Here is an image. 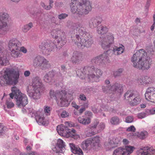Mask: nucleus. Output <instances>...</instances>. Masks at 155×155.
<instances>
[{
    "label": "nucleus",
    "instance_id": "f3484780",
    "mask_svg": "<svg viewBox=\"0 0 155 155\" xmlns=\"http://www.w3.org/2000/svg\"><path fill=\"white\" fill-rule=\"evenodd\" d=\"M29 112V114L31 115V117L35 116L36 121L39 124L45 125L48 123V120L45 119L43 115L41 114L38 115L35 111L31 109Z\"/></svg>",
    "mask_w": 155,
    "mask_h": 155
},
{
    "label": "nucleus",
    "instance_id": "680f3d73",
    "mask_svg": "<svg viewBox=\"0 0 155 155\" xmlns=\"http://www.w3.org/2000/svg\"><path fill=\"white\" fill-rule=\"evenodd\" d=\"M113 141L115 144H118L121 141V139L120 137H115L113 138Z\"/></svg>",
    "mask_w": 155,
    "mask_h": 155
},
{
    "label": "nucleus",
    "instance_id": "6e6552de",
    "mask_svg": "<svg viewBox=\"0 0 155 155\" xmlns=\"http://www.w3.org/2000/svg\"><path fill=\"white\" fill-rule=\"evenodd\" d=\"M12 91L15 94L16 104L18 106L24 107L28 104V98L25 94H22L18 88H13Z\"/></svg>",
    "mask_w": 155,
    "mask_h": 155
},
{
    "label": "nucleus",
    "instance_id": "8fccbe9b",
    "mask_svg": "<svg viewBox=\"0 0 155 155\" xmlns=\"http://www.w3.org/2000/svg\"><path fill=\"white\" fill-rule=\"evenodd\" d=\"M147 116L146 112H142L138 114L137 117L139 118L142 119Z\"/></svg>",
    "mask_w": 155,
    "mask_h": 155
},
{
    "label": "nucleus",
    "instance_id": "ea45409f",
    "mask_svg": "<svg viewBox=\"0 0 155 155\" xmlns=\"http://www.w3.org/2000/svg\"><path fill=\"white\" fill-rule=\"evenodd\" d=\"M33 27V24L30 22L28 24L24 26L22 28V30L24 32H26L29 30Z\"/></svg>",
    "mask_w": 155,
    "mask_h": 155
},
{
    "label": "nucleus",
    "instance_id": "cd10ccee",
    "mask_svg": "<svg viewBox=\"0 0 155 155\" xmlns=\"http://www.w3.org/2000/svg\"><path fill=\"white\" fill-rule=\"evenodd\" d=\"M74 27V29L78 30L79 35L82 36L83 37L86 36L87 34H89L86 32L85 28L82 26L81 24L80 23H78L76 24H74L73 25Z\"/></svg>",
    "mask_w": 155,
    "mask_h": 155
},
{
    "label": "nucleus",
    "instance_id": "5701e85b",
    "mask_svg": "<svg viewBox=\"0 0 155 155\" xmlns=\"http://www.w3.org/2000/svg\"><path fill=\"white\" fill-rule=\"evenodd\" d=\"M83 59V55L81 53L76 51L73 52L71 58V62L73 64H78Z\"/></svg>",
    "mask_w": 155,
    "mask_h": 155
},
{
    "label": "nucleus",
    "instance_id": "f8f14e48",
    "mask_svg": "<svg viewBox=\"0 0 155 155\" xmlns=\"http://www.w3.org/2000/svg\"><path fill=\"white\" fill-rule=\"evenodd\" d=\"M104 52L102 54L93 58L91 62L94 65H102L110 62L109 55L107 52Z\"/></svg>",
    "mask_w": 155,
    "mask_h": 155
},
{
    "label": "nucleus",
    "instance_id": "4468645a",
    "mask_svg": "<svg viewBox=\"0 0 155 155\" xmlns=\"http://www.w3.org/2000/svg\"><path fill=\"white\" fill-rule=\"evenodd\" d=\"M147 56V53L143 49H140L134 54L131 58V61L133 63V66L136 68L135 66L139 64V62L144 59V57Z\"/></svg>",
    "mask_w": 155,
    "mask_h": 155
},
{
    "label": "nucleus",
    "instance_id": "dca6fc26",
    "mask_svg": "<svg viewBox=\"0 0 155 155\" xmlns=\"http://www.w3.org/2000/svg\"><path fill=\"white\" fill-rule=\"evenodd\" d=\"M26 88L28 89H34L44 91L45 89L44 86L42 83L41 80L38 77H36L33 79L32 85L28 86Z\"/></svg>",
    "mask_w": 155,
    "mask_h": 155
},
{
    "label": "nucleus",
    "instance_id": "39448f33",
    "mask_svg": "<svg viewBox=\"0 0 155 155\" xmlns=\"http://www.w3.org/2000/svg\"><path fill=\"white\" fill-rule=\"evenodd\" d=\"M51 98L54 99L56 101L61 100V107L67 106L69 104L68 99V94L65 90H51L49 92Z\"/></svg>",
    "mask_w": 155,
    "mask_h": 155
},
{
    "label": "nucleus",
    "instance_id": "a878e982",
    "mask_svg": "<svg viewBox=\"0 0 155 155\" xmlns=\"http://www.w3.org/2000/svg\"><path fill=\"white\" fill-rule=\"evenodd\" d=\"M21 45V42L16 38L11 39L8 43V46L10 49L19 50Z\"/></svg>",
    "mask_w": 155,
    "mask_h": 155
},
{
    "label": "nucleus",
    "instance_id": "f257e3e1",
    "mask_svg": "<svg viewBox=\"0 0 155 155\" xmlns=\"http://www.w3.org/2000/svg\"><path fill=\"white\" fill-rule=\"evenodd\" d=\"M100 69L93 66H86L77 71V75L81 79L86 78L88 81L98 82V79L102 74Z\"/></svg>",
    "mask_w": 155,
    "mask_h": 155
},
{
    "label": "nucleus",
    "instance_id": "72a5a7b5",
    "mask_svg": "<svg viewBox=\"0 0 155 155\" xmlns=\"http://www.w3.org/2000/svg\"><path fill=\"white\" fill-rule=\"evenodd\" d=\"M91 141V143L92 148L94 149H96L100 146L99 143V137H95L90 138Z\"/></svg>",
    "mask_w": 155,
    "mask_h": 155
},
{
    "label": "nucleus",
    "instance_id": "4c0bfd02",
    "mask_svg": "<svg viewBox=\"0 0 155 155\" xmlns=\"http://www.w3.org/2000/svg\"><path fill=\"white\" fill-rule=\"evenodd\" d=\"M110 122L112 125H117L120 122V121L118 117L114 116L111 118Z\"/></svg>",
    "mask_w": 155,
    "mask_h": 155
},
{
    "label": "nucleus",
    "instance_id": "ddd939ff",
    "mask_svg": "<svg viewBox=\"0 0 155 155\" xmlns=\"http://www.w3.org/2000/svg\"><path fill=\"white\" fill-rule=\"evenodd\" d=\"M135 149L134 147L131 146L120 147L114 150L113 155H130Z\"/></svg>",
    "mask_w": 155,
    "mask_h": 155
},
{
    "label": "nucleus",
    "instance_id": "bf43d9fd",
    "mask_svg": "<svg viewBox=\"0 0 155 155\" xmlns=\"http://www.w3.org/2000/svg\"><path fill=\"white\" fill-rule=\"evenodd\" d=\"M144 84H147L150 83L151 82V79L148 76L144 77Z\"/></svg>",
    "mask_w": 155,
    "mask_h": 155
},
{
    "label": "nucleus",
    "instance_id": "412c9836",
    "mask_svg": "<svg viewBox=\"0 0 155 155\" xmlns=\"http://www.w3.org/2000/svg\"><path fill=\"white\" fill-rule=\"evenodd\" d=\"M144 59L139 62V64L136 66V68L142 70H147L150 68L151 60L150 58L147 57H144Z\"/></svg>",
    "mask_w": 155,
    "mask_h": 155
},
{
    "label": "nucleus",
    "instance_id": "09e8293b",
    "mask_svg": "<svg viewBox=\"0 0 155 155\" xmlns=\"http://www.w3.org/2000/svg\"><path fill=\"white\" fill-rule=\"evenodd\" d=\"M146 112L147 113V115L154 114H155V107H153L152 109L147 110Z\"/></svg>",
    "mask_w": 155,
    "mask_h": 155
},
{
    "label": "nucleus",
    "instance_id": "13d9d810",
    "mask_svg": "<svg viewBox=\"0 0 155 155\" xmlns=\"http://www.w3.org/2000/svg\"><path fill=\"white\" fill-rule=\"evenodd\" d=\"M92 90V88L89 87H85L84 88V92L87 94L90 93Z\"/></svg>",
    "mask_w": 155,
    "mask_h": 155
},
{
    "label": "nucleus",
    "instance_id": "7c9ffc66",
    "mask_svg": "<svg viewBox=\"0 0 155 155\" xmlns=\"http://www.w3.org/2000/svg\"><path fill=\"white\" fill-rule=\"evenodd\" d=\"M55 74V72L53 71H51L46 74L44 77V81L47 83L51 82L53 79Z\"/></svg>",
    "mask_w": 155,
    "mask_h": 155
},
{
    "label": "nucleus",
    "instance_id": "e2e57ef3",
    "mask_svg": "<svg viewBox=\"0 0 155 155\" xmlns=\"http://www.w3.org/2000/svg\"><path fill=\"white\" fill-rule=\"evenodd\" d=\"M144 77H141L140 78H138L137 81L138 83L139 84H144Z\"/></svg>",
    "mask_w": 155,
    "mask_h": 155
},
{
    "label": "nucleus",
    "instance_id": "5fc2aeb1",
    "mask_svg": "<svg viewBox=\"0 0 155 155\" xmlns=\"http://www.w3.org/2000/svg\"><path fill=\"white\" fill-rule=\"evenodd\" d=\"M68 16V14L65 13H61L58 16V18L60 20H62Z\"/></svg>",
    "mask_w": 155,
    "mask_h": 155
},
{
    "label": "nucleus",
    "instance_id": "4be33fe9",
    "mask_svg": "<svg viewBox=\"0 0 155 155\" xmlns=\"http://www.w3.org/2000/svg\"><path fill=\"white\" fill-rule=\"evenodd\" d=\"M137 155H155V149L152 147H145L137 151Z\"/></svg>",
    "mask_w": 155,
    "mask_h": 155
},
{
    "label": "nucleus",
    "instance_id": "2f4dec72",
    "mask_svg": "<svg viewBox=\"0 0 155 155\" xmlns=\"http://www.w3.org/2000/svg\"><path fill=\"white\" fill-rule=\"evenodd\" d=\"M76 130L73 129L68 128L64 137H71L74 139H77L79 136L76 134Z\"/></svg>",
    "mask_w": 155,
    "mask_h": 155
},
{
    "label": "nucleus",
    "instance_id": "0eeeda50",
    "mask_svg": "<svg viewBox=\"0 0 155 155\" xmlns=\"http://www.w3.org/2000/svg\"><path fill=\"white\" fill-rule=\"evenodd\" d=\"M124 97L125 99L129 101L131 100L130 104L132 106H136L140 103V96L138 94L136 93L134 91H127L124 94Z\"/></svg>",
    "mask_w": 155,
    "mask_h": 155
},
{
    "label": "nucleus",
    "instance_id": "2eb2a0df",
    "mask_svg": "<svg viewBox=\"0 0 155 155\" xmlns=\"http://www.w3.org/2000/svg\"><path fill=\"white\" fill-rule=\"evenodd\" d=\"M55 48H56L57 47L54 43H48L46 41L42 42L39 45L41 51L44 54L46 55L49 54Z\"/></svg>",
    "mask_w": 155,
    "mask_h": 155
},
{
    "label": "nucleus",
    "instance_id": "37998d69",
    "mask_svg": "<svg viewBox=\"0 0 155 155\" xmlns=\"http://www.w3.org/2000/svg\"><path fill=\"white\" fill-rule=\"evenodd\" d=\"M81 106L82 107L79 110V112L80 114H82L84 111L86 109L89 107L88 101L84 103L83 104H81Z\"/></svg>",
    "mask_w": 155,
    "mask_h": 155
},
{
    "label": "nucleus",
    "instance_id": "c9c22d12",
    "mask_svg": "<svg viewBox=\"0 0 155 155\" xmlns=\"http://www.w3.org/2000/svg\"><path fill=\"white\" fill-rule=\"evenodd\" d=\"M51 67V65L49 63V61L45 58L41 64V66L40 67L42 69L45 70Z\"/></svg>",
    "mask_w": 155,
    "mask_h": 155
},
{
    "label": "nucleus",
    "instance_id": "58836bf2",
    "mask_svg": "<svg viewBox=\"0 0 155 155\" xmlns=\"http://www.w3.org/2000/svg\"><path fill=\"white\" fill-rule=\"evenodd\" d=\"M87 99V97L84 94H81L79 95L78 100L80 104H83L84 103L88 101Z\"/></svg>",
    "mask_w": 155,
    "mask_h": 155
},
{
    "label": "nucleus",
    "instance_id": "a211bd4d",
    "mask_svg": "<svg viewBox=\"0 0 155 155\" xmlns=\"http://www.w3.org/2000/svg\"><path fill=\"white\" fill-rule=\"evenodd\" d=\"M3 42L0 40V46H2ZM3 47L0 48V66H5L9 64V61L7 58V51L4 50Z\"/></svg>",
    "mask_w": 155,
    "mask_h": 155
},
{
    "label": "nucleus",
    "instance_id": "6e6d98bb",
    "mask_svg": "<svg viewBox=\"0 0 155 155\" xmlns=\"http://www.w3.org/2000/svg\"><path fill=\"white\" fill-rule=\"evenodd\" d=\"M90 131H87L85 130V133L86 136L88 137H91L95 134V132L94 131L90 132Z\"/></svg>",
    "mask_w": 155,
    "mask_h": 155
},
{
    "label": "nucleus",
    "instance_id": "7ed1b4c3",
    "mask_svg": "<svg viewBox=\"0 0 155 155\" xmlns=\"http://www.w3.org/2000/svg\"><path fill=\"white\" fill-rule=\"evenodd\" d=\"M114 38L111 33H108L105 37H100L99 39V44L102 48L105 49H109L113 51V53L116 55H119L123 53L124 47H118L113 46Z\"/></svg>",
    "mask_w": 155,
    "mask_h": 155
},
{
    "label": "nucleus",
    "instance_id": "b1692460",
    "mask_svg": "<svg viewBox=\"0 0 155 155\" xmlns=\"http://www.w3.org/2000/svg\"><path fill=\"white\" fill-rule=\"evenodd\" d=\"M145 97L146 100L152 102H155V88L150 87L147 89Z\"/></svg>",
    "mask_w": 155,
    "mask_h": 155
},
{
    "label": "nucleus",
    "instance_id": "c756f323",
    "mask_svg": "<svg viewBox=\"0 0 155 155\" xmlns=\"http://www.w3.org/2000/svg\"><path fill=\"white\" fill-rule=\"evenodd\" d=\"M72 152L75 154L79 155H83L82 150L78 146H76L73 143L69 144Z\"/></svg>",
    "mask_w": 155,
    "mask_h": 155
},
{
    "label": "nucleus",
    "instance_id": "052dcab7",
    "mask_svg": "<svg viewBox=\"0 0 155 155\" xmlns=\"http://www.w3.org/2000/svg\"><path fill=\"white\" fill-rule=\"evenodd\" d=\"M6 104L8 108H11L13 107L14 106V104L13 102L8 101H6Z\"/></svg>",
    "mask_w": 155,
    "mask_h": 155
},
{
    "label": "nucleus",
    "instance_id": "9d476101",
    "mask_svg": "<svg viewBox=\"0 0 155 155\" xmlns=\"http://www.w3.org/2000/svg\"><path fill=\"white\" fill-rule=\"evenodd\" d=\"M102 87L103 92L108 94L121 93L123 91L122 86L117 83H114L112 85L103 86Z\"/></svg>",
    "mask_w": 155,
    "mask_h": 155
},
{
    "label": "nucleus",
    "instance_id": "f03ea898",
    "mask_svg": "<svg viewBox=\"0 0 155 155\" xmlns=\"http://www.w3.org/2000/svg\"><path fill=\"white\" fill-rule=\"evenodd\" d=\"M71 11L73 14L77 13L78 16L87 15L92 9L91 3L89 0H71Z\"/></svg>",
    "mask_w": 155,
    "mask_h": 155
},
{
    "label": "nucleus",
    "instance_id": "20e7f679",
    "mask_svg": "<svg viewBox=\"0 0 155 155\" xmlns=\"http://www.w3.org/2000/svg\"><path fill=\"white\" fill-rule=\"evenodd\" d=\"M19 76L18 69L13 68L7 69L3 75L0 76V84L3 85L6 83L8 85H15L18 82Z\"/></svg>",
    "mask_w": 155,
    "mask_h": 155
},
{
    "label": "nucleus",
    "instance_id": "393cba45",
    "mask_svg": "<svg viewBox=\"0 0 155 155\" xmlns=\"http://www.w3.org/2000/svg\"><path fill=\"white\" fill-rule=\"evenodd\" d=\"M65 145L64 143L61 139L58 140L56 145L53 149L54 152L57 153H64L65 151Z\"/></svg>",
    "mask_w": 155,
    "mask_h": 155
},
{
    "label": "nucleus",
    "instance_id": "774afa93",
    "mask_svg": "<svg viewBox=\"0 0 155 155\" xmlns=\"http://www.w3.org/2000/svg\"><path fill=\"white\" fill-rule=\"evenodd\" d=\"M45 18V15L44 14L41 13L38 17V20L39 21H42Z\"/></svg>",
    "mask_w": 155,
    "mask_h": 155
},
{
    "label": "nucleus",
    "instance_id": "a18cd8bd",
    "mask_svg": "<svg viewBox=\"0 0 155 155\" xmlns=\"http://www.w3.org/2000/svg\"><path fill=\"white\" fill-rule=\"evenodd\" d=\"M99 123V121L97 120H95L93 124H91L89 127L90 128L94 130L96 128L97 125Z\"/></svg>",
    "mask_w": 155,
    "mask_h": 155
},
{
    "label": "nucleus",
    "instance_id": "4d7b16f0",
    "mask_svg": "<svg viewBox=\"0 0 155 155\" xmlns=\"http://www.w3.org/2000/svg\"><path fill=\"white\" fill-rule=\"evenodd\" d=\"M45 114L47 116L49 115L50 114V107H46L44 110Z\"/></svg>",
    "mask_w": 155,
    "mask_h": 155
},
{
    "label": "nucleus",
    "instance_id": "49530a36",
    "mask_svg": "<svg viewBox=\"0 0 155 155\" xmlns=\"http://www.w3.org/2000/svg\"><path fill=\"white\" fill-rule=\"evenodd\" d=\"M40 5L43 8L46 10H50L51 8V7L50 5H46L43 2H41Z\"/></svg>",
    "mask_w": 155,
    "mask_h": 155
},
{
    "label": "nucleus",
    "instance_id": "6ab92c4d",
    "mask_svg": "<svg viewBox=\"0 0 155 155\" xmlns=\"http://www.w3.org/2000/svg\"><path fill=\"white\" fill-rule=\"evenodd\" d=\"M93 114L91 111H87L84 113V115L78 117V121L81 124L86 125L89 124L91 122V118Z\"/></svg>",
    "mask_w": 155,
    "mask_h": 155
},
{
    "label": "nucleus",
    "instance_id": "423d86ee",
    "mask_svg": "<svg viewBox=\"0 0 155 155\" xmlns=\"http://www.w3.org/2000/svg\"><path fill=\"white\" fill-rule=\"evenodd\" d=\"M75 40L72 39L73 41L79 48H84V47H91L94 43L92 36L90 34H87L86 36L81 38L78 34H76L75 36Z\"/></svg>",
    "mask_w": 155,
    "mask_h": 155
},
{
    "label": "nucleus",
    "instance_id": "c03bdc74",
    "mask_svg": "<svg viewBox=\"0 0 155 155\" xmlns=\"http://www.w3.org/2000/svg\"><path fill=\"white\" fill-rule=\"evenodd\" d=\"M123 71L122 68H120L114 71L113 74L114 76L116 77L120 76Z\"/></svg>",
    "mask_w": 155,
    "mask_h": 155
},
{
    "label": "nucleus",
    "instance_id": "de8ad7c7",
    "mask_svg": "<svg viewBox=\"0 0 155 155\" xmlns=\"http://www.w3.org/2000/svg\"><path fill=\"white\" fill-rule=\"evenodd\" d=\"M115 144L114 141H113V139L112 140H109L107 144V146L108 148L110 149L113 148H114V146H113V145Z\"/></svg>",
    "mask_w": 155,
    "mask_h": 155
},
{
    "label": "nucleus",
    "instance_id": "864d4df0",
    "mask_svg": "<svg viewBox=\"0 0 155 155\" xmlns=\"http://www.w3.org/2000/svg\"><path fill=\"white\" fill-rule=\"evenodd\" d=\"M67 73V70H61L59 72V76L61 77L62 79L65 76Z\"/></svg>",
    "mask_w": 155,
    "mask_h": 155
},
{
    "label": "nucleus",
    "instance_id": "603ef678",
    "mask_svg": "<svg viewBox=\"0 0 155 155\" xmlns=\"http://www.w3.org/2000/svg\"><path fill=\"white\" fill-rule=\"evenodd\" d=\"M133 117L131 116H128L125 118V121L127 123L132 122L133 121Z\"/></svg>",
    "mask_w": 155,
    "mask_h": 155
},
{
    "label": "nucleus",
    "instance_id": "a19ab883",
    "mask_svg": "<svg viewBox=\"0 0 155 155\" xmlns=\"http://www.w3.org/2000/svg\"><path fill=\"white\" fill-rule=\"evenodd\" d=\"M11 51V54L12 56L14 58H17L21 56L20 53V51L18 50L14 49H10Z\"/></svg>",
    "mask_w": 155,
    "mask_h": 155
},
{
    "label": "nucleus",
    "instance_id": "3c124183",
    "mask_svg": "<svg viewBox=\"0 0 155 155\" xmlns=\"http://www.w3.org/2000/svg\"><path fill=\"white\" fill-rule=\"evenodd\" d=\"M69 116V113L68 112H67L66 111H62L61 113L60 116L62 118H64L68 117Z\"/></svg>",
    "mask_w": 155,
    "mask_h": 155
},
{
    "label": "nucleus",
    "instance_id": "69168bd1",
    "mask_svg": "<svg viewBox=\"0 0 155 155\" xmlns=\"http://www.w3.org/2000/svg\"><path fill=\"white\" fill-rule=\"evenodd\" d=\"M65 125L66 126H68L70 127H72L74 126V124L73 123L70 122H66L64 123Z\"/></svg>",
    "mask_w": 155,
    "mask_h": 155
},
{
    "label": "nucleus",
    "instance_id": "0e129e2a",
    "mask_svg": "<svg viewBox=\"0 0 155 155\" xmlns=\"http://www.w3.org/2000/svg\"><path fill=\"white\" fill-rule=\"evenodd\" d=\"M126 130L128 132H135L136 130V129L134 126L132 125L128 127L127 128Z\"/></svg>",
    "mask_w": 155,
    "mask_h": 155
},
{
    "label": "nucleus",
    "instance_id": "338daca9",
    "mask_svg": "<svg viewBox=\"0 0 155 155\" xmlns=\"http://www.w3.org/2000/svg\"><path fill=\"white\" fill-rule=\"evenodd\" d=\"M13 88H17L15 87H13L12 88V93L9 94L10 97L12 99H13L14 97L15 98V94L14 93L15 92H14L12 91Z\"/></svg>",
    "mask_w": 155,
    "mask_h": 155
},
{
    "label": "nucleus",
    "instance_id": "aec40b11",
    "mask_svg": "<svg viewBox=\"0 0 155 155\" xmlns=\"http://www.w3.org/2000/svg\"><path fill=\"white\" fill-rule=\"evenodd\" d=\"M26 91L28 96L31 98L35 100H38L40 97L41 94L44 91L34 89L26 88Z\"/></svg>",
    "mask_w": 155,
    "mask_h": 155
},
{
    "label": "nucleus",
    "instance_id": "79ce46f5",
    "mask_svg": "<svg viewBox=\"0 0 155 155\" xmlns=\"http://www.w3.org/2000/svg\"><path fill=\"white\" fill-rule=\"evenodd\" d=\"M147 132L146 131H143L139 133L137 135V137L140 139H144L147 136Z\"/></svg>",
    "mask_w": 155,
    "mask_h": 155
},
{
    "label": "nucleus",
    "instance_id": "e433bc0d",
    "mask_svg": "<svg viewBox=\"0 0 155 155\" xmlns=\"http://www.w3.org/2000/svg\"><path fill=\"white\" fill-rule=\"evenodd\" d=\"M108 29L106 26H101V27H97V31L99 34H104L108 31Z\"/></svg>",
    "mask_w": 155,
    "mask_h": 155
},
{
    "label": "nucleus",
    "instance_id": "c85d7f7f",
    "mask_svg": "<svg viewBox=\"0 0 155 155\" xmlns=\"http://www.w3.org/2000/svg\"><path fill=\"white\" fill-rule=\"evenodd\" d=\"M90 138L84 141L81 143V147L83 150H89L92 148Z\"/></svg>",
    "mask_w": 155,
    "mask_h": 155
},
{
    "label": "nucleus",
    "instance_id": "f704fd0d",
    "mask_svg": "<svg viewBox=\"0 0 155 155\" xmlns=\"http://www.w3.org/2000/svg\"><path fill=\"white\" fill-rule=\"evenodd\" d=\"M45 58L40 55L36 56L33 60V63L34 66L40 67L45 59Z\"/></svg>",
    "mask_w": 155,
    "mask_h": 155
},
{
    "label": "nucleus",
    "instance_id": "473e14b6",
    "mask_svg": "<svg viewBox=\"0 0 155 155\" xmlns=\"http://www.w3.org/2000/svg\"><path fill=\"white\" fill-rule=\"evenodd\" d=\"M68 128V127L66 125L61 124L57 126V130L60 135L64 136Z\"/></svg>",
    "mask_w": 155,
    "mask_h": 155
},
{
    "label": "nucleus",
    "instance_id": "9b49d317",
    "mask_svg": "<svg viewBox=\"0 0 155 155\" xmlns=\"http://www.w3.org/2000/svg\"><path fill=\"white\" fill-rule=\"evenodd\" d=\"M8 15L6 13H0V35L6 34L8 30L7 24Z\"/></svg>",
    "mask_w": 155,
    "mask_h": 155
},
{
    "label": "nucleus",
    "instance_id": "1a4fd4ad",
    "mask_svg": "<svg viewBox=\"0 0 155 155\" xmlns=\"http://www.w3.org/2000/svg\"><path fill=\"white\" fill-rule=\"evenodd\" d=\"M51 35L53 38L56 39L54 41L57 43H60L61 46H63L66 42V36L64 32L60 29L57 28L53 30L51 32Z\"/></svg>",
    "mask_w": 155,
    "mask_h": 155
},
{
    "label": "nucleus",
    "instance_id": "bb28decb",
    "mask_svg": "<svg viewBox=\"0 0 155 155\" xmlns=\"http://www.w3.org/2000/svg\"><path fill=\"white\" fill-rule=\"evenodd\" d=\"M102 21V19L99 16L92 18L89 21V25L91 28H93L98 26Z\"/></svg>",
    "mask_w": 155,
    "mask_h": 155
}]
</instances>
